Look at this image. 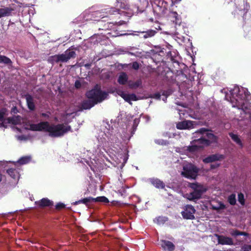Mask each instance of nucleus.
I'll list each match as a JSON object with an SVG mask.
<instances>
[{"instance_id": "nucleus-1", "label": "nucleus", "mask_w": 251, "mask_h": 251, "mask_svg": "<svg viewBox=\"0 0 251 251\" xmlns=\"http://www.w3.org/2000/svg\"><path fill=\"white\" fill-rule=\"evenodd\" d=\"M119 136L120 134L116 129H114L112 126H111L106 123H104V126L101 127L97 137L98 145L97 149L93 151V159H103L104 158L109 161L107 155L110 157L111 155L110 154V149L106 148H108L115 143L119 142Z\"/></svg>"}, {"instance_id": "nucleus-2", "label": "nucleus", "mask_w": 251, "mask_h": 251, "mask_svg": "<svg viewBox=\"0 0 251 251\" xmlns=\"http://www.w3.org/2000/svg\"><path fill=\"white\" fill-rule=\"evenodd\" d=\"M116 6L117 8L110 7L105 8L104 10V12H102V13L109 14H115L116 13H118L120 15H125L126 12L122 10V9L128 10L129 9V5L128 4H125L122 2L119 3L118 1ZM106 16H107L104 15V14H102V12L100 11L91 13L89 11H85L76 18V22L81 26L82 24H84L86 22L90 20L99 21L100 20L99 19L96 18H103Z\"/></svg>"}, {"instance_id": "nucleus-3", "label": "nucleus", "mask_w": 251, "mask_h": 251, "mask_svg": "<svg viewBox=\"0 0 251 251\" xmlns=\"http://www.w3.org/2000/svg\"><path fill=\"white\" fill-rule=\"evenodd\" d=\"M193 137L194 139L191 142V145L185 147V150L188 152H194L199 149L208 146L210 142L217 140L216 137L205 128H201L195 131Z\"/></svg>"}, {"instance_id": "nucleus-4", "label": "nucleus", "mask_w": 251, "mask_h": 251, "mask_svg": "<svg viewBox=\"0 0 251 251\" xmlns=\"http://www.w3.org/2000/svg\"><path fill=\"white\" fill-rule=\"evenodd\" d=\"M29 129L32 131H44L48 132L51 137H59L70 131L71 127L64 124L50 125L48 122H41L38 124L30 123Z\"/></svg>"}, {"instance_id": "nucleus-5", "label": "nucleus", "mask_w": 251, "mask_h": 251, "mask_svg": "<svg viewBox=\"0 0 251 251\" xmlns=\"http://www.w3.org/2000/svg\"><path fill=\"white\" fill-rule=\"evenodd\" d=\"M86 95L88 100L82 102L81 107L84 109H89L95 104L106 99L108 94L101 91L100 87L97 85L93 89L88 91Z\"/></svg>"}, {"instance_id": "nucleus-6", "label": "nucleus", "mask_w": 251, "mask_h": 251, "mask_svg": "<svg viewBox=\"0 0 251 251\" xmlns=\"http://www.w3.org/2000/svg\"><path fill=\"white\" fill-rule=\"evenodd\" d=\"M190 187L193 191L185 194V198L190 201L199 199L202 194L206 191L205 188L202 185L198 183H191Z\"/></svg>"}, {"instance_id": "nucleus-7", "label": "nucleus", "mask_w": 251, "mask_h": 251, "mask_svg": "<svg viewBox=\"0 0 251 251\" xmlns=\"http://www.w3.org/2000/svg\"><path fill=\"white\" fill-rule=\"evenodd\" d=\"M234 6L235 9L232 12L234 17L240 16L244 17L250 8L247 0H235Z\"/></svg>"}, {"instance_id": "nucleus-8", "label": "nucleus", "mask_w": 251, "mask_h": 251, "mask_svg": "<svg viewBox=\"0 0 251 251\" xmlns=\"http://www.w3.org/2000/svg\"><path fill=\"white\" fill-rule=\"evenodd\" d=\"M182 175L188 178H195L198 173V169L191 163H186L183 167Z\"/></svg>"}, {"instance_id": "nucleus-9", "label": "nucleus", "mask_w": 251, "mask_h": 251, "mask_svg": "<svg viewBox=\"0 0 251 251\" xmlns=\"http://www.w3.org/2000/svg\"><path fill=\"white\" fill-rule=\"evenodd\" d=\"M195 211L196 210L193 206L188 204L184 207V210L181 213L183 218L193 220L195 219L194 214Z\"/></svg>"}, {"instance_id": "nucleus-10", "label": "nucleus", "mask_w": 251, "mask_h": 251, "mask_svg": "<svg viewBox=\"0 0 251 251\" xmlns=\"http://www.w3.org/2000/svg\"><path fill=\"white\" fill-rule=\"evenodd\" d=\"M198 125L197 122L185 120L177 123L176 128L178 129H190L195 128Z\"/></svg>"}, {"instance_id": "nucleus-11", "label": "nucleus", "mask_w": 251, "mask_h": 251, "mask_svg": "<svg viewBox=\"0 0 251 251\" xmlns=\"http://www.w3.org/2000/svg\"><path fill=\"white\" fill-rule=\"evenodd\" d=\"M0 6V18L11 16L15 11V7L13 4H8Z\"/></svg>"}, {"instance_id": "nucleus-12", "label": "nucleus", "mask_w": 251, "mask_h": 251, "mask_svg": "<svg viewBox=\"0 0 251 251\" xmlns=\"http://www.w3.org/2000/svg\"><path fill=\"white\" fill-rule=\"evenodd\" d=\"M116 92L117 94L123 98L125 101L130 104H131L130 102L131 100L135 101L137 100L136 96L134 94H129L120 89H116Z\"/></svg>"}, {"instance_id": "nucleus-13", "label": "nucleus", "mask_w": 251, "mask_h": 251, "mask_svg": "<svg viewBox=\"0 0 251 251\" xmlns=\"http://www.w3.org/2000/svg\"><path fill=\"white\" fill-rule=\"evenodd\" d=\"M75 53L74 51H66L64 53L58 54L59 62H66L71 58H75Z\"/></svg>"}, {"instance_id": "nucleus-14", "label": "nucleus", "mask_w": 251, "mask_h": 251, "mask_svg": "<svg viewBox=\"0 0 251 251\" xmlns=\"http://www.w3.org/2000/svg\"><path fill=\"white\" fill-rule=\"evenodd\" d=\"M218 243L221 245H233L234 244L232 238L223 235H216Z\"/></svg>"}, {"instance_id": "nucleus-15", "label": "nucleus", "mask_w": 251, "mask_h": 251, "mask_svg": "<svg viewBox=\"0 0 251 251\" xmlns=\"http://www.w3.org/2000/svg\"><path fill=\"white\" fill-rule=\"evenodd\" d=\"M156 32L154 30H149L147 31H142V32L134 31V33L132 32V33H126V34H124V35H138V33H144L143 37L145 39H146V38L153 36L155 35V34L156 33Z\"/></svg>"}, {"instance_id": "nucleus-16", "label": "nucleus", "mask_w": 251, "mask_h": 251, "mask_svg": "<svg viewBox=\"0 0 251 251\" xmlns=\"http://www.w3.org/2000/svg\"><path fill=\"white\" fill-rule=\"evenodd\" d=\"M161 247L165 251H173L175 249V245L172 242L167 240L161 241Z\"/></svg>"}, {"instance_id": "nucleus-17", "label": "nucleus", "mask_w": 251, "mask_h": 251, "mask_svg": "<svg viewBox=\"0 0 251 251\" xmlns=\"http://www.w3.org/2000/svg\"><path fill=\"white\" fill-rule=\"evenodd\" d=\"M35 204L40 207L50 206L53 205V202L48 198H43L39 201H35Z\"/></svg>"}, {"instance_id": "nucleus-18", "label": "nucleus", "mask_w": 251, "mask_h": 251, "mask_svg": "<svg viewBox=\"0 0 251 251\" xmlns=\"http://www.w3.org/2000/svg\"><path fill=\"white\" fill-rule=\"evenodd\" d=\"M27 107L30 110H34L35 106L33 98L29 94H26L25 95Z\"/></svg>"}, {"instance_id": "nucleus-19", "label": "nucleus", "mask_w": 251, "mask_h": 251, "mask_svg": "<svg viewBox=\"0 0 251 251\" xmlns=\"http://www.w3.org/2000/svg\"><path fill=\"white\" fill-rule=\"evenodd\" d=\"M7 123L13 125H20L23 122V119L19 116L9 117L6 120Z\"/></svg>"}, {"instance_id": "nucleus-20", "label": "nucleus", "mask_w": 251, "mask_h": 251, "mask_svg": "<svg viewBox=\"0 0 251 251\" xmlns=\"http://www.w3.org/2000/svg\"><path fill=\"white\" fill-rule=\"evenodd\" d=\"M222 158L223 155H222L212 154L203 159V161L206 163H211L217 160H219V159Z\"/></svg>"}, {"instance_id": "nucleus-21", "label": "nucleus", "mask_w": 251, "mask_h": 251, "mask_svg": "<svg viewBox=\"0 0 251 251\" xmlns=\"http://www.w3.org/2000/svg\"><path fill=\"white\" fill-rule=\"evenodd\" d=\"M128 79L127 75L125 72H122L119 74L117 81L120 84L124 85L128 83Z\"/></svg>"}, {"instance_id": "nucleus-22", "label": "nucleus", "mask_w": 251, "mask_h": 251, "mask_svg": "<svg viewBox=\"0 0 251 251\" xmlns=\"http://www.w3.org/2000/svg\"><path fill=\"white\" fill-rule=\"evenodd\" d=\"M149 180L151 183L156 188H164L165 187V184L163 182L158 178H150Z\"/></svg>"}, {"instance_id": "nucleus-23", "label": "nucleus", "mask_w": 251, "mask_h": 251, "mask_svg": "<svg viewBox=\"0 0 251 251\" xmlns=\"http://www.w3.org/2000/svg\"><path fill=\"white\" fill-rule=\"evenodd\" d=\"M229 135L232 140L235 142L240 148L243 147V144L239 135L232 132L229 133Z\"/></svg>"}, {"instance_id": "nucleus-24", "label": "nucleus", "mask_w": 251, "mask_h": 251, "mask_svg": "<svg viewBox=\"0 0 251 251\" xmlns=\"http://www.w3.org/2000/svg\"><path fill=\"white\" fill-rule=\"evenodd\" d=\"M168 3L163 0H160L158 1V6L159 8L160 12L162 14H166L168 8Z\"/></svg>"}, {"instance_id": "nucleus-25", "label": "nucleus", "mask_w": 251, "mask_h": 251, "mask_svg": "<svg viewBox=\"0 0 251 251\" xmlns=\"http://www.w3.org/2000/svg\"><path fill=\"white\" fill-rule=\"evenodd\" d=\"M8 175L13 179H19L20 177L19 173L15 169L10 168L7 171Z\"/></svg>"}, {"instance_id": "nucleus-26", "label": "nucleus", "mask_w": 251, "mask_h": 251, "mask_svg": "<svg viewBox=\"0 0 251 251\" xmlns=\"http://www.w3.org/2000/svg\"><path fill=\"white\" fill-rule=\"evenodd\" d=\"M142 84L141 79H138L136 81L129 80L128 81V86L131 89H136L140 87Z\"/></svg>"}, {"instance_id": "nucleus-27", "label": "nucleus", "mask_w": 251, "mask_h": 251, "mask_svg": "<svg viewBox=\"0 0 251 251\" xmlns=\"http://www.w3.org/2000/svg\"><path fill=\"white\" fill-rule=\"evenodd\" d=\"M169 16L171 18H173L175 20H172L173 22H175L176 24H178V26L180 27L179 24L181 22L180 19L179 18L177 13L176 12L171 11L170 12Z\"/></svg>"}, {"instance_id": "nucleus-28", "label": "nucleus", "mask_w": 251, "mask_h": 251, "mask_svg": "<svg viewBox=\"0 0 251 251\" xmlns=\"http://www.w3.org/2000/svg\"><path fill=\"white\" fill-rule=\"evenodd\" d=\"M31 158L30 156H26L22 157L20 158L17 162L15 163V165L17 166V164H19L20 165H24L30 162Z\"/></svg>"}, {"instance_id": "nucleus-29", "label": "nucleus", "mask_w": 251, "mask_h": 251, "mask_svg": "<svg viewBox=\"0 0 251 251\" xmlns=\"http://www.w3.org/2000/svg\"><path fill=\"white\" fill-rule=\"evenodd\" d=\"M94 198H92L91 197L86 198L82 200H80L78 201H75V204H77L78 203H82L85 204H88V203L94 201Z\"/></svg>"}, {"instance_id": "nucleus-30", "label": "nucleus", "mask_w": 251, "mask_h": 251, "mask_svg": "<svg viewBox=\"0 0 251 251\" xmlns=\"http://www.w3.org/2000/svg\"><path fill=\"white\" fill-rule=\"evenodd\" d=\"M6 110L5 108H2L0 110V122H1L2 126H4V123L5 119H4V116L6 114Z\"/></svg>"}, {"instance_id": "nucleus-31", "label": "nucleus", "mask_w": 251, "mask_h": 251, "mask_svg": "<svg viewBox=\"0 0 251 251\" xmlns=\"http://www.w3.org/2000/svg\"><path fill=\"white\" fill-rule=\"evenodd\" d=\"M3 63L7 65H10L12 63L11 60L5 56L0 55V63Z\"/></svg>"}, {"instance_id": "nucleus-32", "label": "nucleus", "mask_w": 251, "mask_h": 251, "mask_svg": "<svg viewBox=\"0 0 251 251\" xmlns=\"http://www.w3.org/2000/svg\"><path fill=\"white\" fill-rule=\"evenodd\" d=\"M99 36L98 35L93 36L89 39L88 42L91 44V45H95L98 44L99 42L98 38L100 39V38H99Z\"/></svg>"}, {"instance_id": "nucleus-33", "label": "nucleus", "mask_w": 251, "mask_h": 251, "mask_svg": "<svg viewBox=\"0 0 251 251\" xmlns=\"http://www.w3.org/2000/svg\"><path fill=\"white\" fill-rule=\"evenodd\" d=\"M58 60H58V55L51 56L48 58V62H49L50 63H51V64L58 63L59 62Z\"/></svg>"}, {"instance_id": "nucleus-34", "label": "nucleus", "mask_w": 251, "mask_h": 251, "mask_svg": "<svg viewBox=\"0 0 251 251\" xmlns=\"http://www.w3.org/2000/svg\"><path fill=\"white\" fill-rule=\"evenodd\" d=\"M212 207L213 209L217 210L220 209H224L226 208V206L222 202H219L217 205H212Z\"/></svg>"}, {"instance_id": "nucleus-35", "label": "nucleus", "mask_w": 251, "mask_h": 251, "mask_svg": "<svg viewBox=\"0 0 251 251\" xmlns=\"http://www.w3.org/2000/svg\"><path fill=\"white\" fill-rule=\"evenodd\" d=\"M94 201H100V202H102L104 203H108V202H109V200L105 197L102 196V197H97V198L94 199Z\"/></svg>"}, {"instance_id": "nucleus-36", "label": "nucleus", "mask_w": 251, "mask_h": 251, "mask_svg": "<svg viewBox=\"0 0 251 251\" xmlns=\"http://www.w3.org/2000/svg\"><path fill=\"white\" fill-rule=\"evenodd\" d=\"M228 201L229 203L231 205H234L236 203V199L235 195L234 194H232L229 196L228 198Z\"/></svg>"}, {"instance_id": "nucleus-37", "label": "nucleus", "mask_w": 251, "mask_h": 251, "mask_svg": "<svg viewBox=\"0 0 251 251\" xmlns=\"http://www.w3.org/2000/svg\"><path fill=\"white\" fill-rule=\"evenodd\" d=\"M15 1L16 0H0V6L11 4L10 3Z\"/></svg>"}, {"instance_id": "nucleus-38", "label": "nucleus", "mask_w": 251, "mask_h": 251, "mask_svg": "<svg viewBox=\"0 0 251 251\" xmlns=\"http://www.w3.org/2000/svg\"><path fill=\"white\" fill-rule=\"evenodd\" d=\"M154 142L156 144L161 145H166L169 144V142L163 139H156L154 140Z\"/></svg>"}, {"instance_id": "nucleus-39", "label": "nucleus", "mask_w": 251, "mask_h": 251, "mask_svg": "<svg viewBox=\"0 0 251 251\" xmlns=\"http://www.w3.org/2000/svg\"><path fill=\"white\" fill-rule=\"evenodd\" d=\"M140 120L139 119H135L134 120L133 125V131L131 132V136L134 134V131L136 129V127L139 123Z\"/></svg>"}, {"instance_id": "nucleus-40", "label": "nucleus", "mask_w": 251, "mask_h": 251, "mask_svg": "<svg viewBox=\"0 0 251 251\" xmlns=\"http://www.w3.org/2000/svg\"><path fill=\"white\" fill-rule=\"evenodd\" d=\"M238 201L242 204H244V195L242 193H240L238 196Z\"/></svg>"}, {"instance_id": "nucleus-41", "label": "nucleus", "mask_w": 251, "mask_h": 251, "mask_svg": "<svg viewBox=\"0 0 251 251\" xmlns=\"http://www.w3.org/2000/svg\"><path fill=\"white\" fill-rule=\"evenodd\" d=\"M167 218L166 217H158L156 219V221L157 224H163L164 222L166 221Z\"/></svg>"}, {"instance_id": "nucleus-42", "label": "nucleus", "mask_w": 251, "mask_h": 251, "mask_svg": "<svg viewBox=\"0 0 251 251\" xmlns=\"http://www.w3.org/2000/svg\"><path fill=\"white\" fill-rule=\"evenodd\" d=\"M150 97L151 98H153V99H156V100H160L161 95L159 93H156L151 95Z\"/></svg>"}, {"instance_id": "nucleus-43", "label": "nucleus", "mask_w": 251, "mask_h": 251, "mask_svg": "<svg viewBox=\"0 0 251 251\" xmlns=\"http://www.w3.org/2000/svg\"><path fill=\"white\" fill-rule=\"evenodd\" d=\"M50 112H47L46 113H42L41 114V116L45 120L49 119L50 118Z\"/></svg>"}, {"instance_id": "nucleus-44", "label": "nucleus", "mask_w": 251, "mask_h": 251, "mask_svg": "<svg viewBox=\"0 0 251 251\" xmlns=\"http://www.w3.org/2000/svg\"><path fill=\"white\" fill-rule=\"evenodd\" d=\"M175 35H176V37L180 39L181 41L184 42L185 40V37L183 36L182 35H180V33L176 30L175 32Z\"/></svg>"}, {"instance_id": "nucleus-45", "label": "nucleus", "mask_w": 251, "mask_h": 251, "mask_svg": "<svg viewBox=\"0 0 251 251\" xmlns=\"http://www.w3.org/2000/svg\"><path fill=\"white\" fill-rule=\"evenodd\" d=\"M230 234L233 236H239V231L237 230L231 229L230 231Z\"/></svg>"}, {"instance_id": "nucleus-46", "label": "nucleus", "mask_w": 251, "mask_h": 251, "mask_svg": "<svg viewBox=\"0 0 251 251\" xmlns=\"http://www.w3.org/2000/svg\"><path fill=\"white\" fill-rule=\"evenodd\" d=\"M242 250L244 251H251V245H245L242 247Z\"/></svg>"}, {"instance_id": "nucleus-47", "label": "nucleus", "mask_w": 251, "mask_h": 251, "mask_svg": "<svg viewBox=\"0 0 251 251\" xmlns=\"http://www.w3.org/2000/svg\"><path fill=\"white\" fill-rule=\"evenodd\" d=\"M128 155L127 153L126 154H125V155L124 156L123 162L122 163V164L121 166V168L123 167L125 165V164L126 163V162H127V161L128 160Z\"/></svg>"}, {"instance_id": "nucleus-48", "label": "nucleus", "mask_w": 251, "mask_h": 251, "mask_svg": "<svg viewBox=\"0 0 251 251\" xmlns=\"http://www.w3.org/2000/svg\"><path fill=\"white\" fill-rule=\"evenodd\" d=\"M132 67L133 69L137 70L139 68V64L137 62H134L132 63Z\"/></svg>"}, {"instance_id": "nucleus-49", "label": "nucleus", "mask_w": 251, "mask_h": 251, "mask_svg": "<svg viewBox=\"0 0 251 251\" xmlns=\"http://www.w3.org/2000/svg\"><path fill=\"white\" fill-rule=\"evenodd\" d=\"M55 207L57 209H61L65 207V205L63 203L59 202L56 205Z\"/></svg>"}, {"instance_id": "nucleus-50", "label": "nucleus", "mask_w": 251, "mask_h": 251, "mask_svg": "<svg viewBox=\"0 0 251 251\" xmlns=\"http://www.w3.org/2000/svg\"><path fill=\"white\" fill-rule=\"evenodd\" d=\"M140 2L142 3L143 5H147L149 4V2L150 0H138Z\"/></svg>"}, {"instance_id": "nucleus-51", "label": "nucleus", "mask_w": 251, "mask_h": 251, "mask_svg": "<svg viewBox=\"0 0 251 251\" xmlns=\"http://www.w3.org/2000/svg\"><path fill=\"white\" fill-rule=\"evenodd\" d=\"M81 83L79 81L76 80L75 83V86L76 88H79L81 87Z\"/></svg>"}, {"instance_id": "nucleus-52", "label": "nucleus", "mask_w": 251, "mask_h": 251, "mask_svg": "<svg viewBox=\"0 0 251 251\" xmlns=\"http://www.w3.org/2000/svg\"><path fill=\"white\" fill-rule=\"evenodd\" d=\"M171 94V92L170 91H164L162 93V95L163 96H165V97H168V96H169Z\"/></svg>"}, {"instance_id": "nucleus-53", "label": "nucleus", "mask_w": 251, "mask_h": 251, "mask_svg": "<svg viewBox=\"0 0 251 251\" xmlns=\"http://www.w3.org/2000/svg\"><path fill=\"white\" fill-rule=\"evenodd\" d=\"M239 235H244V236H247L248 234L244 232H241L239 231Z\"/></svg>"}, {"instance_id": "nucleus-54", "label": "nucleus", "mask_w": 251, "mask_h": 251, "mask_svg": "<svg viewBox=\"0 0 251 251\" xmlns=\"http://www.w3.org/2000/svg\"><path fill=\"white\" fill-rule=\"evenodd\" d=\"M18 139L19 140H24L25 139V137L24 136H23V135L19 136L18 137Z\"/></svg>"}, {"instance_id": "nucleus-55", "label": "nucleus", "mask_w": 251, "mask_h": 251, "mask_svg": "<svg viewBox=\"0 0 251 251\" xmlns=\"http://www.w3.org/2000/svg\"><path fill=\"white\" fill-rule=\"evenodd\" d=\"M218 166H219V164H216V165H215H215H211V167L212 168H215V167H218Z\"/></svg>"}, {"instance_id": "nucleus-56", "label": "nucleus", "mask_w": 251, "mask_h": 251, "mask_svg": "<svg viewBox=\"0 0 251 251\" xmlns=\"http://www.w3.org/2000/svg\"><path fill=\"white\" fill-rule=\"evenodd\" d=\"M167 97L164 96V97L162 98V100L166 102L167 100Z\"/></svg>"}, {"instance_id": "nucleus-57", "label": "nucleus", "mask_w": 251, "mask_h": 251, "mask_svg": "<svg viewBox=\"0 0 251 251\" xmlns=\"http://www.w3.org/2000/svg\"><path fill=\"white\" fill-rule=\"evenodd\" d=\"M119 23L120 24V25H122L124 24H125V22L124 21H120L119 22Z\"/></svg>"}, {"instance_id": "nucleus-58", "label": "nucleus", "mask_w": 251, "mask_h": 251, "mask_svg": "<svg viewBox=\"0 0 251 251\" xmlns=\"http://www.w3.org/2000/svg\"><path fill=\"white\" fill-rule=\"evenodd\" d=\"M107 24L108 25L107 27H109L110 26H110H111V25L112 24V23H107Z\"/></svg>"}, {"instance_id": "nucleus-59", "label": "nucleus", "mask_w": 251, "mask_h": 251, "mask_svg": "<svg viewBox=\"0 0 251 251\" xmlns=\"http://www.w3.org/2000/svg\"><path fill=\"white\" fill-rule=\"evenodd\" d=\"M2 180V175L0 173V182Z\"/></svg>"}, {"instance_id": "nucleus-60", "label": "nucleus", "mask_w": 251, "mask_h": 251, "mask_svg": "<svg viewBox=\"0 0 251 251\" xmlns=\"http://www.w3.org/2000/svg\"><path fill=\"white\" fill-rule=\"evenodd\" d=\"M129 53H130V54H131V55H135V54H134V53H131V52H130Z\"/></svg>"}]
</instances>
